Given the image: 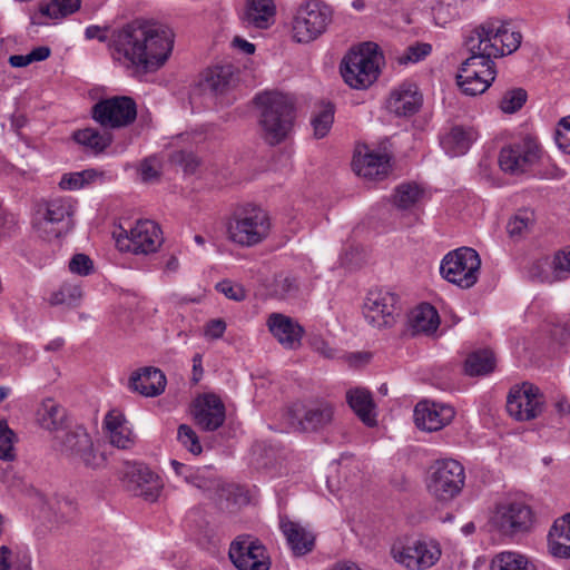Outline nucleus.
<instances>
[{
    "label": "nucleus",
    "mask_w": 570,
    "mask_h": 570,
    "mask_svg": "<svg viewBox=\"0 0 570 570\" xmlns=\"http://www.w3.org/2000/svg\"><path fill=\"white\" fill-rule=\"evenodd\" d=\"M174 33L163 24L132 21L112 36V57L134 75L158 70L168 59Z\"/></svg>",
    "instance_id": "nucleus-1"
},
{
    "label": "nucleus",
    "mask_w": 570,
    "mask_h": 570,
    "mask_svg": "<svg viewBox=\"0 0 570 570\" xmlns=\"http://www.w3.org/2000/svg\"><path fill=\"white\" fill-rule=\"evenodd\" d=\"M522 35L509 29V23L491 18L476 26L465 38V47L474 52L483 51L491 58L513 53L521 45Z\"/></svg>",
    "instance_id": "nucleus-2"
},
{
    "label": "nucleus",
    "mask_w": 570,
    "mask_h": 570,
    "mask_svg": "<svg viewBox=\"0 0 570 570\" xmlns=\"http://www.w3.org/2000/svg\"><path fill=\"white\" fill-rule=\"evenodd\" d=\"M77 202L71 197H52L36 205L32 227L39 237L51 240L67 235L75 227Z\"/></svg>",
    "instance_id": "nucleus-3"
},
{
    "label": "nucleus",
    "mask_w": 570,
    "mask_h": 570,
    "mask_svg": "<svg viewBox=\"0 0 570 570\" xmlns=\"http://www.w3.org/2000/svg\"><path fill=\"white\" fill-rule=\"evenodd\" d=\"M261 106V125L266 140L274 145L281 142L291 131L294 121V104L281 92H265L256 97Z\"/></svg>",
    "instance_id": "nucleus-4"
},
{
    "label": "nucleus",
    "mask_w": 570,
    "mask_h": 570,
    "mask_svg": "<svg viewBox=\"0 0 570 570\" xmlns=\"http://www.w3.org/2000/svg\"><path fill=\"white\" fill-rule=\"evenodd\" d=\"M382 56L379 46L363 43L357 50H351L341 62V75L353 89L368 88L380 75Z\"/></svg>",
    "instance_id": "nucleus-5"
},
{
    "label": "nucleus",
    "mask_w": 570,
    "mask_h": 570,
    "mask_svg": "<svg viewBox=\"0 0 570 570\" xmlns=\"http://www.w3.org/2000/svg\"><path fill=\"white\" fill-rule=\"evenodd\" d=\"M332 9L322 1L301 4L293 17L292 37L298 43H309L323 35L332 21Z\"/></svg>",
    "instance_id": "nucleus-6"
},
{
    "label": "nucleus",
    "mask_w": 570,
    "mask_h": 570,
    "mask_svg": "<svg viewBox=\"0 0 570 570\" xmlns=\"http://www.w3.org/2000/svg\"><path fill=\"white\" fill-rule=\"evenodd\" d=\"M464 483L465 471L456 460H438L429 469L428 491L439 501L446 502L458 497Z\"/></svg>",
    "instance_id": "nucleus-7"
},
{
    "label": "nucleus",
    "mask_w": 570,
    "mask_h": 570,
    "mask_svg": "<svg viewBox=\"0 0 570 570\" xmlns=\"http://www.w3.org/2000/svg\"><path fill=\"white\" fill-rule=\"evenodd\" d=\"M391 556L395 562L410 570H425L440 560L442 549L435 539L420 537L393 543Z\"/></svg>",
    "instance_id": "nucleus-8"
},
{
    "label": "nucleus",
    "mask_w": 570,
    "mask_h": 570,
    "mask_svg": "<svg viewBox=\"0 0 570 570\" xmlns=\"http://www.w3.org/2000/svg\"><path fill=\"white\" fill-rule=\"evenodd\" d=\"M468 51L471 55L461 63L456 82L463 94L469 96L481 95L495 79V65L489 53L481 50L480 52Z\"/></svg>",
    "instance_id": "nucleus-9"
},
{
    "label": "nucleus",
    "mask_w": 570,
    "mask_h": 570,
    "mask_svg": "<svg viewBox=\"0 0 570 570\" xmlns=\"http://www.w3.org/2000/svg\"><path fill=\"white\" fill-rule=\"evenodd\" d=\"M543 157V149L537 138L523 136L503 146L499 154L502 171L512 176L529 173Z\"/></svg>",
    "instance_id": "nucleus-10"
},
{
    "label": "nucleus",
    "mask_w": 570,
    "mask_h": 570,
    "mask_svg": "<svg viewBox=\"0 0 570 570\" xmlns=\"http://www.w3.org/2000/svg\"><path fill=\"white\" fill-rule=\"evenodd\" d=\"M481 259L475 249L460 247L448 253L440 266L441 275L461 288L472 287L479 278Z\"/></svg>",
    "instance_id": "nucleus-11"
},
{
    "label": "nucleus",
    "mask_w": 570,
    "mask_h": 570,
    "mask_svg": "<svg viewBox=\"0 0 570 570\" xmlns=\"http://www.w3.org/2000/svg\"><path fill=\"white\" fill-rule=\"evenodd\" d=\"M269 228L267 213L262 208L250 207L235 213L228 225V234L236 244L254 246L267 237Z\"/></svg>",
    "instance_id": "nucleus-12"
},
{
    "label": "nucleus",
    "mask_w": 570,
    "mask_h": 570,
    "mask_svg": "<svg viewBox=\"0 0 570 570\" xmlns=\"http://www.w3.org/2000/svg\"><path fill=\"white\" fill-rule=\"evenodd\" d=\"M533 520V511L527 503L504 500L495 505L491 523L502 535L514 537L529 532Z\"/></svg>",
    "instance_id": "nucleus-13"
},
{
    "label": "nucleus",
    "mask_w": 570,
    "mask_h": 570,
    "mask_svg": "<svg viewBox=\"0 0 570 570\" xmlns=\"http://www.w3.org/2000/svg\"><path fill=\"white\" fill-rule=\"evenodd\" d=\"M163 243L161 229L154 220L140 219L129 230L121 228L116 245L121 252L148 255L157 252Z\"/></svg>",
    "instance_id": "nucleus-14"
},
{
    "label": "nucleus",
    "mask_w": 570,
    "mask_h": 570,
    "mask_svg": "<svg viewBox=\"0 0 570 570\" xmlns=\"http://www.w3.org/2000/svg\"><path fill=\"white\" fill-rule=\"evenodd\" d=\"M334 405L324 400L295 404L288 409L291 425L299 432L315 433L326 429L334 419Z\"/></svg>",
    "instance_id": "nucleus-15"
},
{
    "label": "nucleus",
    "mask_w": 570,
    "mask_h": 570,
    "mask_svg": "<svg viewBox=\"0 0 570 570\" xmlns=\"http://www.w3.org/2000/svg\"><path fill=\"white\" fill-rule=\"evenodd\" d=\"M228 556L238 570H269L271 558L263 542L250 535L240 534L230 543Z\"/></svg>",
    "instance_id": "nucleus-16"
},
{
    "label": "nucleus",
    "mask_w": 570,
    "mask_h": 570,
    "mask_svg": "<svg viewBox=\"0 0 570 570\" xmlns=\"http://www.w3.org/2000/svg\"><path fill=\"white\" fill-rule=\"evenodd\" d=\"M91 115L104 128H121L135 121L137 106L130 97L115 96L96 102L92 106Z\"/></svg>",
    "instance_id": "nucleus-17"
},
{
    "label": "nucleus",
    "mask_w": 570,
    "mask_h": 570,
    "mask_svg": "<svg viewBox=\"0 0 570 570\" xmlns=\"http://www.w3.org/2000/svg\"><path fill=\"white\" fill-rule=\"evenodd\" d=\"M544 407V397L540 389L524 382L510 390L507 399V411L518 421H530L538 417Z\"/></svg>",
    "instance_id": "nucleus-18"
},
{
    "label": "nucleus",
    "mask_w": 570,
    "mask_h": 570,
    "mask_svg": "<svg viewBox=\"0 0 570 570\" xmlns=\"http://www.w3.org/2000/svg\"><path fill=\"white\" fill-rule=\"evenodd\" d=\"M121 481L127 491L149 502L158 499L163 488L159 476L142 463H127Z\"/></svg>",
    "instance_id": "nucleus-19"
},
{
    "label": "nucleus",
    "mask_w": 570,
    "mask_h": 570,
    "mask_svg": "<svg viewBox=\"0 0 570 570\" xmlns=\"http://www.w3.org/2000/svg\"><path fill=\"white\" fill-rule=\"evenodd\" d=\"M399 297L389 291L371 289L363 304L365 321L373 327H391L395 323Z\"/></svg>",
    "instance_id": "nucleus-20"
},
{
    "label": "nucleus",
    "mask_w": 570,
    "mask_h": 570,
    "mask_svg": "<svg viewBox=\"0 0 570 570\" xmlns=\"http://www.w3.org/2000/svg\"><path fill=\"white\" fill-rule=\"evenodd\" d=\"M56 446L66 456L82 462L87 466L98 465V456L92 448V441L83 426L56 435Z\"/></svg>",
    "instance_id": "nucleus-21"
},
{
    "label": "nucleus",
    "mask_w": 570,
    "mask_h": 570,
    "mask_svg": "<svg viewBox=\"0 0 570 570\" xmlns=\"http://www.w3.org/2000/svg\"><path fill=\"white\" fill-rule=\"evenodd\" d=\"M413 416L417 429L434 432L450 424L455 411L449 404L421 401L415 405Z\"/></svg>",
    "instance_id": "nucleus-22"
},
{
    "label": "nucleus",
    "mask_w": 570,
    "mask_h": 570,
    "mask_svg": "<svg viewBox=\"0 0 570 570\" xmlns=\"http://www.w3.org/2000/svg\"><path fill=\"white\" fill-rule=\"evenodd\" d=\"M194 419L197 425L204 431H216L226 417L223 401L213 393H205L199 396L194 405Z\"/></svg>",
    "instance_id": "nucleus-23"
},
{
    "label": "nucleus",
    "mask_w": 570,
    "mask_h": 570,
    "mask_svg": "<svg viewBox=\"0 0 570 570\" xmlns=\"http://www.w3.org/2000/svg\"><path fill=\"white\" fill-rule=\"evenodd\" d=\"M422 102L423 97L417 86L404 81L391 91L386 108L397 117H411L420 110Z\"/></svg>",
    "instance_id": "nucleus-24"
},
{
    "label": "nucleus",
    "mask_w": 570,
    "mask_h": 570,
    "mask_svg": "<svg viewBox=\"0 0 570 570\" xmlns=\"http://www.w3.org/2000/svg\"><path fill=\"white\" fill-rule=\"evenodd\" d=\"M267 326L272 335L283 347L296 350L301 346L305 331L292 317L281 313H272L267 318Z\"/></svg>",
    "instance_id": "nucleus-25"
},
{
    "label": "nucleus",
    "mask_w": 570,
    "mask_h": 570,
    "mask_svg": "<svg viewBox=\"0 0 570 570\" xmlns=\"http://www.w3.org/2000/svg\"><path fill=\"white\" fill-rule=\"evenodd\" d=\"M236 82L237 77L233 66H216L204 73L199 88L204 94L219 97L229 92Z\"/></svg>",
    "instance_id": "nucleus-26"
},
{
    "label": "nucleus",
    "mask_w": 570,
    "mask_h": 570,
    "mask_svg": "<svg viewBox=\"0 0 570 570\" xmlns=\"http://www.w3.org/2000/svg\"><path fill=\"white\" fill-rule=\"evenodd\" d=\"M354 173L366 180L384 178L390 170V161L386 155L374 151H358L352 160Z\"/></svg>",
    "instance_id": "nucleus-27"
},
{
    "label": "nucleus",
    "mask_w": 570,
    "mask_h": 570,
    "mask_svg": "<svg viewBox=\"0 0 570 570\" xmlns=\"http://www.w3.org/2000/svg\"><path fill=\"white\" fill-rule=\"evenodd\" d=\"M279 529L295 557L305 556L314 549V534L299 523L289 520L288 517H279Z\"/></svg>",
    "instance_id": "nucleus-28"
},
{
    "label": "nucleus",
    "mask_w": 570,
    "mask_h": 570,
    "mask_svg": "<svg viewBox=\"0 0 570 570\" xmlns=\"http://www.w3.org/2000/svg\"><path fill=\"white\" fill-rule=\"evenodd\" d=\"M166 376L157 367H145L134 372L129 377V389L144 396L161 394L166 387Z\"/></svg>",
    "instance_id": "nucleus-29"
},
{
    "label": "nucleus",
    "mask_w": 570,
    "mask_h": 570,
    "mask_svg": "<svg viewBox=\"0 0 570 570\" xmlns=\"http://www.w3.org/2000/svg\"><path fill=\"white\" fill-rule=\"evenodd\" d=\"M346 402L356 416L367 426H375L376 413L372 393L364 387H354L346 392Z\"/></svg>",
    "instance_id": "nucleus-30"
},
{
    "label": "nucleus",
    "mask_w": 570,
    "mask_h": 570,
    "mask_svg": "<svg viewBox=\"0 0 570 570\" xmlns=\"http://www.w3.org/2000/svg\"><path fill=\"white\" fill-rule=\"evenodd\" d=\"M548 542L553 556L570 558V513L554 521L548 534Z\"/></svg>",
    "instance_id": "nucleus-31"
},
{
    "label": "nucleus",
    "mask_w": 570,
    "mask_h": 570,
    "mask_svg": "<svg viewBox=\"0 0 570 570\" xmlns=\"http://www.w3.org/2000/svg\"><path fill=\"white\" fill-rule=\"evenodd\" d=\"M276 7L273 0H247L244 21L259 29L274 23Z\"/></svg>",
    "instance_id": "nucleus-32"
},
{
    "label": "nucleus",
    "mask_w": 570,
    "mask_h": 570,
    "mask_svg": "<svg viewBox=\"0 0 570 570\" xmlns=\"http://www.w3.org/2000/svg\"><path fill=\"white\" fill-rule=\"evenodd\" d=\"M409 322L413 335H431L438 330L440 317L432 305L424 303L411 312Z\"/></svg>",
    "instance_id": "nucleus-33"
},
{
    "label": "nucleus",
    "mask_w": 570,
    "mask_h": 570,
    "mask_svg": "<svg viewBox=\"0 0 570 570\" xmlns=\"http://www.w3.org/2000/svg\"><path fill=\"white\" fill-rule=\"evenodd\" d=\"M474 140L475 132L472 129L455 126L441 138L440 144L449 156L456 157L464 155Z\"/></svg>",
    "instance_id": "nucleus-34"
},
{
    "label": "nucleus",
    "mask_w": 570,
    "mask_h": 570,
    "mask_svg": "<svg viewBox=\"0 0 570 570\" xmlns=\"http://www.w3.org/2000/svg\"><path fill=\"white\" fill-rule=\"evenodd\" d=\"M38 421L43 429L59 433L67 428L66 410L52 399H47L38 410Z\"/></svg>",
    "instance_id": "nucleus-35"
},
{
    "label": "nucleus",
    "mask_w": 570,
    "mask_h": 570,
    "mask_svg": "<svg viewBox=\"0 0 570 570\" xmlns=\"http://www.w3.org/2000/svg\"><path fill=\"white\" fill-rule=\"evenodd\" d=\"M72 137L76 142L95 154L104 151L112 141V135L107 128L102 130L90 127L79 129L73 132Z\"/></svg>",
    "instance_id": "nucleus-36"
},
{
    "label": "nucleus",
    "mask_w": 570,
    "mask_h": 570,
    "mask_svg": "<svg viewBox=\"0 0 570 570\" xmlns=\"http://www.w3.org/2000/svg\"><path fill=\"white\" fill-rule=\"evenodd\" d=\"M424 189L415 183H403L396 186L393 204L397 209L411 210L422 200Z\"/></svg>",
    "instance_id": "nucleus-37"
},
{
    "label": "nucleus",
    "mask_w": 570,
    "mask_h": 570,
    "mask_svg": "<svg viewBox=\"0 0 570 570\" xmlns=\"http://www.w3.org/2000/svg\"><path fill=\"white\" fill-rule=\"evenodd\" d=\"M490 570H535V566L520 552L503 551L494 556Z\"/></svg>",
    "instance_id": "nucleus-38"
},
{
    "label": "nucleus",
    "mask_w": 570,
    "mask_h": 570,
    "mask_svg": "<svg viewBox=\"0 0 570 570\" xmlns=\"http://www.w3.org/2000/svg\"><path fill=\"white\" fill-rule=\"evenodd\" d=\"M495 360L490 350L471 353L465 360V373L470 376L485 375L494 370Z\"/></svg>",
    "instance_id": "nucleus-39"
},
{
    "label": "nucleus",
    "mask_w": 570,
    "mask_h": 570,
    "mask_svg": "<svg viewBox=\"0 0 570 570\" xmlns=\"http://www.w3.org/2000/svg\"><path fill=\"white\" fill-rule=\"evenodd\" d=\"M101 174L95 169L63 174L59 181V187L65 190H78L92 183Z\"/></svg>",
    "instance_id": "nucleus-40"
},
{
    "label": "nucleus",
    "mask_w": 570,
    "mask_h": 570,
    "mask_svg": "<svg viewBox=\"0 0 570 570\" xmlns=\"http://www.w3.org/2000/svg\"><path fill=\"white\" fill-rule=\"evenodd\" d=\"M80 0H51L47 4L40 6V13L52 19L67 17L79 10Z\"/></svg>",
    "instance_id": "nucleus-41"
},
{
    "label": "nucleus",
    "mask_w": 570,
    "mask_h": 570,
    "mask_svg": "<svg viewBox=\"0 0 570 570\" xmlns=\"http://www.w3.org/2000/svg\"><path fill=\"white\" fill-rule=\"evenodd\" d=\"M333 121L334 106L327 104L317 115L312 118L311 124L314 130V136L318 139L325 137L332 128Z\"/></svg>",
    "instance_id": "nucleus-42"
},
{
    "label": "nucleus",
    "mask_w": 570,
    "mask_h": 570,
    "mask_svg": "<svg viewBox=\"0 0 570 570\" xmlns=\"http://www.w3.org/2000/svg\"><path fill=\"white\" fill-rule=\"evenodd\" d=\"M81 297V289L78 285L63 284L50 295L51 305H75Z\"/></svg>",
    "instance_id": "nucleus-43"
},
{
    "label": "nucleus",
    "mask_w": 570,
    "mask_h": 570,
    "mask_svg": "<svg viewBox=\"0 0 570 570\" xmlns=\"http://www.w3.org/2000/svg\"><path fill=\"white\" fill-rule=\"evenodd\" d=\"M527 98L528 95L524 89H510L503 95L500 101V108L504 114H513L523 107Z\"/></svg>",
    "instance_id": "nucleus-44"
},
{
    "label": "nucleus",
    "mask_w": 570,
    "mask_h": 570,
    "mask_svg": "<svg viewBox=\"0 0 570 570\" xmlns=\"http://www.w3.org/2000/svg\"><path fill=\"white\" fill-rule=\"evenodd\" d=\"M177 439L180 444L194 455H198L203 452L199 438L189 425L180 424L178 426Z\"/></svg>",
    "instance_id": "nucleus-45"
},
{
    "label": "nucleus",
    "mask_w": 570,
    "mask_h": 570,
    "mask_svg": "<svg viewBox=\"0 0 570 570\" xmlns=\"http://www.w3.org/2000/svg\"><path fill=\"white\" fill-rule=\"evenodd\" d=\"M14 432L8 426L7 421L0 420V459L11 461L14 459L13 443Z\"/></svg>",
    "instance_id": "nucleus-46"
},
{
    "label": "nucleus",
    "mask_w": 570,
    "mask_h": 570,
    "mask_svg": "<svg viewBox=\"0 0 570 570\" xmlns=\"http://www.w3.org/2000/svg\"><path fill=\"white\" fill-rule=\"evenodd\" d=\"M274 294L282 299L296 296L298 292V283L295 277L289 275H278L274 282Z\"/></svg>",
    "instance_id": "nucleus-47"
},
{
    "label": "nucleus",
    "mask_w": 570,
    "mask_h": 570,
    "mask_svg": "<svg viewBox=\"0 0 570 570\" xmlns=\"http://www.w3.org/2000/svg\"><path fill=\"white\" fill-rule=\"evenodd\" d=\"M532 223L533 213L529 210H519L515 216L509 220L507 230L511 237L521 236Z\"/></svg>",
    "instance_id": "nucleus-48"
},
{
    "label": "nucleus",
    "mask_w": 570,
    "mask_h": 570,
    "mask_svg": "<svg viewBox=\"0 0 570 570\" xmlns=\"http://www.w3.org/2000/svg\"><path fill=\"white\" fill-rule=\"evenodd\" d=\"M556 142L558 147L570 155V117L562 118L556 131Z\"/></svg>",
    "instance_id": "nucleus-49"
},
{
    "label": "nucleus",
    "mask_w": 570,
    "mask_h": 570,
    "mask_svg": "<svg viewBox=\"0 0 570 570\" xmlns=\"http://www.w3.org/2000/svg\"><path fill=\"white\" fill-rule=\"evenodd\" d=\"M110 443L119 449H129L134 444L132 433L126 425L108 433Z\"/></svg>",
    "instance_id": "nucleus-50"
},
{
    "label": "nucleus",
    "mask_w": 570,
    "mask_h": 570,
    "mask_svg": "<svg viewBox=\"0 0 570 570\" xmlns=\"http://www.w3.org/2000/svg\"><path fill=\"white\" fill-rule=\"evenodd\" d=\"M432 47L429 43H416L414 46H410L406 49L405 55L400 58V61L402 63L417 62L429 56Z\"/></svg>",
    "instance_id": "nucleus-51"
},
{
    "label": "nucleus",
    "mask_w": 570,
    "mask_h": 570,
    "mask_svg": "<svg viewBox=\"0 0 570 570\" xmlns=\"http://www.w3.org/2000/svg\"><path fill=\"white\" fill-rule=\"evenodd\" d=\"M219 293L224 294L227 298L236 302L246 298V292L242 285L233 284L230 281H223L216 285Z\"/></svg>",
    "instance_id": "nucleus-52"
},
{
    "label": "nucleus",
    "mask_w": 570,
    "mask_h": 570,
    "mask_svg": "<svg viewBox=\"0 0 570 570\" xmlns=\"http://www.w3.org/2000/svg\"><path fill=\"white\" fill-rule=\"evenodd\" d=\"M92 268V261L85 254H76L69 262V269L78 275L87 276Z\"/></svg>",
    "instance_id": "nucleus-53"
},
{
    "label": "nucleus",
    "mask_w": 570,
    "mask_h": 570,
    "mask_svg": "<svg viewBox=\"0 0 570 570\" xmlns=\"http://www.w3.org/2000/svg\"><path fill=\"white\" fill-rule=\"evenodd\" d=\"M160 166L155 157H149L142 160L140 165V175L144 181H151L159 177Z\"/></svg>",
    "instance_id": "nucleus-54"
},
{
    "label": "nucleus",
    "mask_w": 570,
    "mask_h": 570,
    "mask_svg": "<svg viewBox=\"0 0 570 570\" xmlns=\"http://www.w3.org/2000/svg\"><path fill=\"white\" fill-rule=\"evenodd\" d=\"M226 331V323L222 318L209 321L204 328V334L207 338L218 340L223 337Z\"/></svg>",
    "instance_id": "nucleus-55"
},
{
    "label": "nucleus",
    "mask_w": 570,
    "mask_h": 570,
    "mask_svg": "<svg viewBox=\"0 0 570 570\" xmlns=\"http://www.w3.org/2000/svg\"><path fill=\"white\" fill-rule=\"evenodd\" d=\"M104 424L109 433L117 429H122V426L126 425V419L118 410H111L106 414Z\"/></svg>",
    "instance_id": "nucleus-56"
},
{
    "label": "nucleus",
    "mask_w": 570,
    "mask_h": 570,
    "mask_svg": "<svg viewBox=\"0 0 570 570\" xmlns=\"http://www.w3.org/2000/svg\"><path fill=\"white\" fill-rule=\"evenodd\" d=\"M170 465L174 469L175 473L179 476H183L185 481L190 482L194 478V469L188 466L177 460H170Z\"/></svg>",
    "instance_id": "nucleus-57"
},
{
    "label": "nucleus",
    "mask_w": 570,
    "mask_h": 570,
    "mask_svg": "<svg viewBox=\"0 0 570 570\" xmlns=\"http://www.w3.org/2000/svg\"><path fill=\"white\" fill-rule=\"evenodd\" d=\"M553 265L557 272L570 273V249L568 252L558 253L554 257Z\"/></svg>",
    "instance_id": "nucleus-58"
},
{
    "label": "nucleus",
    "mask_w": 570,
    "mask_h": 570,
    "mask_svg": "<svg viewBox=\"0 0 570 570\" xmlns=\"http://www.w3.org/2000/svg\"><path fill=\"white\" fill-rule=\"evenodd\" d=\"M58 511L60 513V518L63 521H67L71 518V514L75 512L76 508L70 500L63 499L58 501Z\"/></svg>",
    "instance_id": "nucleus-59"
},
{
    "label": "nucleus",
    "mask_w": 570,
    "mask_h": 570,
    "mask_svg": "<svg viewBox=\"0 0 570 570\" xmlns=\"http://www.w3.org/2000/svg\"><path fill=\"white\" fill-rule=\"evenodd\" d=\"M50 53H51V50L49 47L41 46V47H37V48L32 49L28 53V57L30 58V62L32 63L35 61L46 60L47 58H49Z\"/></svg>",
    "instance_id": "nucleus-60"
},
{
    "label": "nucleus",
    "mask_w": 570,
    "mask_h": 570,
    "mask_svg": "<svg viewBox=\"0 0 570 570\" xmlns=\"http://www.w3.org/2000/svg\"><path fill=\"white\" fill-rule=\"evenodd\" d=\"M85 33L87 39H98L101 42L106 41L107 39L106 30L99 26L87 27Z\"/></svg>",
    "instance_id": "nucleus-61"
},
{
    "label": "nucleus",
    "mask_w": 570,
    "mask_h": 570,
    "mask_svg": "<svg viewBox=\"0 0 570 570\" xmlns=\"http://www.w3.org/2000/svg\"><path fill=\"white\" fill-rule=\"evenodd\" d=\"M11 550L7 546L0 547V570H10Z\"/></svg>",
    "instance_id": "nucleus-62"
},
{
    "label": "nucleus",
    "mask_w": 570,
    "mask_h": 570,
    "mask_svg": "<svg viewBox=\"0 0 570 570\" xmlns=\"http://www.w3.org/2000/svg\"><path fill=\"white\" fill-rule=\"evenodd\" d=\"M9 63H10V66H12L14 68H22V67H27L31 62H30V58L28 57V55H13V56H10Z\"/></svg>",
    "instance_id": "nucleus-63"
},
{
    "label": "nucleus",
    "mask_w": 570,
    "mask_h": 570,
    "mask_svg": "<svg viewBox=\"0 0 570 570\" xmlns=\"http://www.w3.org/2000/svg\"><path fill=\"white\" fill-rule=\"evenodd\" d=\"M233 43L235 47L239 48L246 55H252L255 51V46L253 43L239 37H235Z\"/></svg>",
    "instance_id": "nucleus-64"
}]
</instances>
